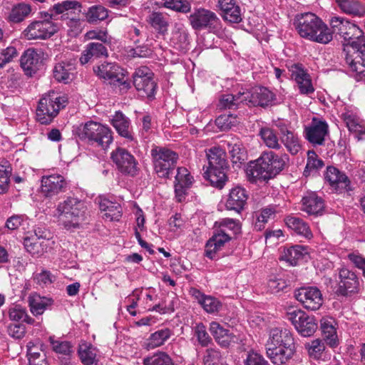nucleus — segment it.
Segmentation results:
<instances>
[{"label": "nucleus", "instance_id": "obj_14", "mask_svg": "<svg viewBox=\"0 0 365 365\" xmlns=\"http://www.w3.org/2000/svg\"><path fill=\"white\" fill-rule=\"evenodd\" d=\"M133 79L134 86L142 96L151 97L154 95L156 84L153 80V73L148 67L136 68Z\"/></svg>", "mask_w": 365, "mask_h": 365}, {"label": "nucleus", "instance_id": "obj_34", "mask_svg": "<svg viewBox=\"0 0 365 365\" xmlns=\"http://www.w3.org/2000/svg\"><path fill=\"white\" fill-rule=\"evenodd\" d=\"M111 124L120 135L132 140L130 120L120 111H116L111 118Z\"/></svg>", "mask_w": 365, "mask_h": 365}, {"label": "nucleus", "instance_id": "obj_50", "mask_svg": "<svg viewBox=\"0 0 365 365\" xmlns=\"http://www.w3.org/2000/svg\"><path fill=\"white\" fill-rule=\"evenodd\" d=\"M352 24H354L349 20L339 16L332 17L330 20V25L333 32L339 34L341 37L347 33Z\"/></svg>", "mask_w": 365, "mask_h": 365}, {"label": "nucleus", "instance_id": "obj_1", "mask_svg": "<svg viewBox=\"0 0 365 365\" xmlns=\"http://www.w3.org/2000/svg\"><path fill=\"white\" fill-rule=\"evenodd\" d=\"M284 160L272 151L263 152L255 160L250 161L245 168L251 183L267 182L274 178L285 167Z\"/></svg>", "mask_w": 365, "mask_h": 365}, {"label": "nucleus", "instance_id": "obj_33", "mask_svg": "<svg viewBox=\"0 0 365 365\" xmlns=\"http://www.w3.org/2000/svg\"><path fill=\"white\" fill-rule=\"evenodd\" d=\"M325 179L336 189H346L349 185L348 177L333 166L327 167Z\"/></svg>", "mask_w": 365, "mask_h": 365}, {"label": "nucleus", "instance_id": "obj_12", "mask_svg": "<svg viewBox=\"0 0 365 365\" xmlns=\"http://www.w3.org/2000/svg\"><path fill=\"white\" fill-rule=\"evenodd\" d=\"M56 63L53 68V77L58 82L68 83L73 80L76 69V59L71 53H61L56 56Z\"/></svg>", "mask_w": 365, "mask_h": 365}, {"label": "nucleus", "instance_id": "obj_30", "mask_svg": "<svg viewBox=\"0 0 365 365\" xmlns=\"http://www.w3.org/2000/svg\"><path fill=\"white\" fill-rule=\"evenodd\" d=\"M190 294L207 313L218 312L222 307L217 299L210 295H205L197 289H192Z\"/></svg>", "mask_w": 365, "mask_h": 365}, {"label": "nucleus", "instance_id": "obj_20", "mask_svg": "<svg viewBox=\"0 0 365 365\" xmlns=\"http://www.w3.org/2000/svg\"><path fill=\"white\" fill-rule=\"evenodd\" d=\"M342 38L344 41L343 51L344 55L346 53H349L350 47L354 49V51L365 49V34L356 24L351 25L349 30L343 35Z\"/></svg>", "mask_w": 365, "mask_h": 365}, {"label": "nucleus", "instance_id": "obj_51", "mask_svg": "<svg viewBox=\"0 0 365 365\" xmlns=\"http://www.w3.org/2000/svg\"><path fill=\"white\" fill-rule=\"evenodd\" d=\"M49 341L52 349L58 354L69 356L72 352V346L70 342L56 339L55 336H50Z\"/></svg>", "mask_w": 365, "mask_h": 365}, {"label": "nucleus", "instance_id": "obj_60", "mask_svg": "<svg viewBox=\"0 0 365 365\" xmlns=\"http://www.w3.org/2000/svg\"><path fill=\"white\" fill-rule=\"evenodd\" d=\"M195 335L198 342L203 346H207L210 341V338L206 331V327L202 323L197 324L195 327Z\"/></svg>", "mask_w": 365, "mask_h": 365}, {"label": "nucleus", "instance_id": "obj_32", "mask_svg": "<svg viewBox=\"0 0 365 365\" xmlns=\"http://www.w3.org/2000/svg\"><path fill=\"white\" fill-rule=\"evenodd\" d=\"M355 57L349 54L345 55L346 63L350 69L356 73L361 78H365V48L359 51H354Z\"/></svg>", "mask_w": 365, "mask_h": 365}, {"label": "nucleus", "instance_id": "obj_10", "mask_svg": "<svg viewBox=\"0 0 365 365\" xmlns=\"http://www.w3.org/2000/svg\"><path fill=\"white\" fill-rule=\"evenodd\" d=\"M154 168L160 178H168L170 171L175 166L178 155L166 148L155 146L151 150Z\"/></svg>", "mask_w": 365, "mask_h": 365}, {"label": "nucleus", "instance_id": "obj_58", "mask_svg": "<svg viewBox=\"0 0 365 365\" xmlns=\"http://www.w3.org/2000/svg\"><path fill=\"white\" fill-rule=\"evenodd\" d=\"M28 224V219L24 215H13L6 220V227L10 230H14L21 226L24 229V226Z\"/></svg>", "mask_w": 365, "mask_h": 365}, {"label": "nucleus", "instance_id": "obj_21", "mask_svg": "<svg viewBox=\"0 0 365 365\" xmlns=\"http://www.w3.org/2000/svg\"><path fill=\"white\" fill-rule=\"evenodd\" d=\"M288 68L291 73L292 78L296 81L302 94L308 95L314 93V88L312 86L310 76L302 64L293 63Z\"/></svg>", "mask_w": 365, "mask_h": 365}, {"label": "nucleus", "instance_id": "obj_42", "mask_svg": "<svg viewBox=\"0 0 365 365\" xmlns=\"http://www.w3.org/2000/svg\"><path fill=\"white\" fill-rule=\"evenodd\" d=\"M307 252L306 249L301 245H295L284 251V254L280 257V260H284L289 264L297 265L298 260L304 257Z\"/></svg>", "mask_w": 365, "mask_h": 365}, {"label": "nucleus", "instance_id": "obj_54", "mask_svg": "<svg viewBox=\"0 0 365 365\" xmlns=\"http://www.w3.org/2000/svg\"><path fill=\"white\" fill-rule=\"evenodd\" d=\"M144 365H172V359L165 352H158L143 361Z\"/></svg>", "mask_w": 365, "mask_h": 365}, {"label": "nucleus", "instance_id": "obj_38", "mask_svg": "<svg viewBox=\"0 0 365 365\" xmlns=\"http://www.w3.org/2000/svg\"><path fill=\"white\" fill-rule=\"evenodd\" d=\"M78 354L84 365H98V351L90 344L82 343L79 345Z\"/></svg>", "mask_w": 365, "mask_h": 365}, {"label": "nucleus", "instance_id": "obj_22", "mask_svg": "<svg viewBox=\"0 0 365 365\" xmlns=\"http://www.w3.org/2000/svg\"><path fill=\"white\" fill-rule=\"evenodd\" d=\"M230 160L232 163V168L237 173L242 170L247 160V152L242 142L237 138H232L230 140Z\"/></svg>", "mask_w": 365, "mask_h": 365}, {"label": "nucleus", "instance_id": "obj_56", "mask_svg": "<svg viewBox=\"0 0 365 365\" xmlns=\"http://www.w3.org/2000/svg\"><path fill=\"white\" fill-rule=\"evenodd\" d=\"M164 6L183 13H187L190 10V4L187 0L165 1L164 2Z\"/></svg>", "mask_w": 365, "mask_h": 365}, {"label": "nucleus", "instance_id": "obj_24", "mask_svg": "<svg viewBox=\"0 0 365 365\" xmlns=\"http://www.w3.org/2000/svg\"><path fill=\"white\" fill-rule=\"evenodd\" d=\"M193 178L185 168H178L175 180V197L178 202L185 199L187 190L191 187Z\"/></svg>", "mask_w": 365, "mask_h": 365}, {"label": "nucleus", "instance_id": "obj_19", "mask_svg": "<svg viewBox=\"0 0 365 365\" xmlns=\"http://www.w3.org/2000/svg\"><path fill=\"white\" fill-rule=\"evenodd\" d=\"M219 224L216 232L210 238L205 245V255L210 259H214L217 252L221 250L225 243L228 241L227 235V220H223L221 222H215V226Z\"/></svg>", "mask_w": 365, "mask_h": 365}, {"label": "nucleus", "instance_id": "obj_23", "mask_svg": "<svg viewBox=\"0 0 365 365\" xmlns=\"http://www.w3.org/2000/svg\"><path fill=\"white\" fill-rule=\"evenodd\" d=\"M66 185L64 178L61 175L53 174L41 178V192L46 197H52L62 192Z\"/></svg>", "mask_w": 365, "mask_h": 365}, {"label": "nucleus", "instance_id": "obj_16", "mask_svg": "<svg viewBox=\"0 0 365 365\" xmlns=\"http://www.w3.org/2000/svg\"><path fill=\"white\" fill-rule=\"evenodd\" d=\"M294 297L307 309L317 310L323 303L321 291L316 287H303L294 292Z\"/></svg>", "mask_w": 365, "mask_h": 365}, {"label": "nucleus", "instance_id": "obj_11", "mask_svg": "<svg viewBox=\"0 0 365 365\" xmlns=\"http://www.w3.org/2000/svg\"><path fill=\"white\" fill-rule=\"evenodd\" d=\"M286 317L302 336H311L318 329L316 319L301 309H289L286 313Z\"/></svg>", "mask_w": 365, "mask_h": 365}, {"label": "nucleus", "instance_id": "obj_7", "mask_svg": "<svg viewBox=\"0 0 365 365\" xmlns=\"http://www.w3.org/2000/svg\"><path fill=\"white\" fill-rule=\"evenodd\" d=\"M68 102L66 96L51 91L46 93L39 101L36 109V118L41 124H48L64 108Z\"/></svg>", "mask_w": 365, "mask_h": 365}, {"label": "nucleus", "instance_id": "obj_53", "mask_svg": "<svg viewBox=\"0 0 365 365\" xmlns=\"http://www.w3.org/2000/svg\"><path fill=\"white\" fill-rule=\"evenodd\" d=\"M306 348L308 350L309 355L314 359H321L326 349L323 341L319 339L307 344Z\"/></svg>", "mask_w": 365, "mask_h": 365}, {"label": "nucleus", "instance_id": "obj_4", "mask_svg": "<svg viewBox=\"0 0 365 365\" xmlns=\"http://www.w3.org/2000/svg\"><path fill=\"white\" fill-rule=\"evenodd\" d=\"M87 210L85 202L68 197L58 204L54 217L65 229L72 230L78 229L86 220Z\"/></svg>", "mask_w": 365, "mask_h": 365}, {"label": "nucleus", "instance_id": "obj_26", "mask_svg": "<svg viewBox=\"0 0 365 365\" xmlns=\"http://www.w3.org/2000/svg\"><path fill=\"white\" fill-rule=\"evenodd\" d=\"M324 207V200L315 192H308L302 199V210L309 215H322Z\"/></svg>", "mask_w": 365, "mask_h": 365}, {"label": "nucleus", "instance_id": "obj_47", "mask_svg": "<svg viewBox=\"0 0 365 365\" xmlns=\"http://www.w3.org/2000/svg\"><path fill=\"white\" fill-rule=\"evenodd\" d=\"M108 16V11L101 5L91 6L86 14V19L89 23H97L103 21Z\"/></svg>", "mask_w": 365, "mask_h": 365}, {"label": "nucleus", "instance_id": "obj_63", "mask_svg": "<svg viewBox=\"0 0 365 365\" xmlns=\"http://www.w3.org/2000/svg\"><path fill=\"white\" fill-rule=\"evenodd\" d=\"M287 287L286 282L276 277H271L267 282L268 290L271 293H277Z\"/></svg>", "mask_w": 365, "mask_h": 365}, {"label": "nucleus", "instance_id": "obj_45", "mask_svg": "<svg viewBox=\"0 0 365 365\" xmlns=\"http://www.w3.org/2000/svg\"><path fill=\"white\" fill-rule=\"evenodd\" d=\"M31 6L25 3H19L13 6L9 18L11 22L19 23L27 18L31 13Z\"/></svg>", "mask_w": 365, "mask_h": 365}, {"label": "nucleus", "instance_id": "obj_15", "mask_svg": "<svg viewBox=\"0 0 365 365\" xmlns=\"http://www.w3.org/2000/svg\"><path fill=\"white\" fill-rule=\"evenodd\" d=\"M45 60V53L41 49L30 48L22 53L20 66L24 73L32 76L42 69Z\"/></svg>", "mask_w": 365, "mask_h": 365}, {"label": "nucleus", "instance_id": "obj_9", "mask_svg": "<svg viewBox=\"0 0 365 365\" xmlns=\"http://www.w3.org/2000/svg\"><path fill=\"white\" fill-rule=\"evenodd\" d=\"M58 31V26L52 21V15L46 14L44 19L31 21L21 35L26 40H45L51 38Z\"/></svg>", "mask_w": 365, "mask_h": 365}, {"label": "nucleus", "instance_id": "obj_57", "mask_svg": "<svg viewBox=\"0 0 365 365\" xmlns=\"http://www.w3.org/2000/svg\"><path fill=\"white\" fill-rule=\"evenodd\" d=\"M232 100L230 101V110L236 109L245 101H250V91L242 89L237 93H232Z\"/></svg>", "mask_w": 365, "mask_h": 365}, {"label": "nucleus", "instance_id": "obj_48", "mask_svg": "<svg viewBox=\"0 0 365 365\" xmlns=\"http://www.w3.org/2000/svg\"><path fill=\"white\" fill-rule=\"evenodd\" d=\"M342 118L350 132L360 135L365 134V128L359 123V120L356 115L346 112L342 114Z\"/></svg>", "mask_w": 365, "mask_h": 365}, {"label": "nucleus", "instance_id": "obj_18", "mask_svg": "<svg viewBox=\"0 0 365 365\" xmlns=\"http://www.w3.org/2000/svg\"><path fill=\"white\" fill-rule=\"evenodd\" d=\"M304 138L312 145H322L329 135V125L325 120L313 118L309 125L304 130Z\"/></svg>", "mask_w": 365, "mask_h": 365}, {"label": "nucleus", "instance_id": "obj_40", "mask_svg": "<svg viewBox=\"0 0 365 365\" xmlns=\"http://www.w3.org/2000/svg\"><path fill=\"white\" fill-rule=\"evenodd\" d=\"M81 5L76 0H63L53 5L51 11L55 14L70 15L76 11L81 12Z\"/></svg>", "mask_w": 365, "mask_h": 365}, {"label": "nucleus", "instance_id": "obj_13", "mask_svg": "<svg viewBox=\"0 0 365 365\" xmlns=\"http://www.w3.org/2000/svg\"><path fill=\"white\" fill-rule=\"evenodd\" d=\"M338 287L336 294L338 297H351L359 292L360 282L357 275L353 271L342 268L339 272Z\"/></svg>", "mask_w": 365, "mask_h": 365}, {"label": "nucleus", "instance_id": "obj_29", "mask_svg": "<svg viewBox=\"0 0 365 365\" xmlns=\"http://www.w3.org/2000/svg\"><path fill=\"white\" fill-rule=\"evenodd\" d=\"M250 101L254 106L266 107L274 98V94L265 87H255L250 91Z\"/></svg>", "mask_w": 365, "mask_h": 365}, {"label": "nucleus", "instance_id": "obj_28", "mask_svg": "<svg viewBox=\"0 0 365 365\" xmlns=\"http://www.w3.org/2000/svg\"><path fill=\"white\" fill-rule=\"evenodd\" d=\"M280 140L292 155H296L301 150L299 139L296 133L289 130L285 125H278Z\"/></svg>", "mask_w": 365, "mask_h": 365}, {"label": "nucleus", "instance_id": "obj_55", "mask_svg": "<svg viewBox=\"0 0 365 365\" xmlns=\"http://www.w3.org/2000/svg\"><path fill=\"white\" fill-rule=\"evenodd\" d=\"M66 25L68 35L71 37L78 36L83 30V21L78 17L67 18Z\"/></svg>", "mask_w": 365, "mask_h": 365}, {"label": "nucleus", "instance_id": "obj_43", "mask_svg": "<svg viewBox=\"0 0 365 365\" xmlns=\"http://www.w3.org/2000/svg\"><path fill=\"white\" fill-rule=\"evenodd\" d=\"M173 335V331L168 328L162 329L153 333L148 339L147 347L155 349L165 344Z\"/></svg>", "mask_w": 365, "mask_h": 365}, {"label": "nucleus", "instance_id": "obj_62", "mask_svg": "<svg viewBox=\"0 0 365 365\" xmlns=\"http://www.w3.org/2000/svg\"><path fill=\"white\" fill-rule=\"evenodd\" d=\"M35 282L40 286H46L54 281V277L49 271L42 270L34 276Z\"/></svg>", "mask_w": 365, "mask_h": 365}, {"label": "nucleus", "instance_id": "obj_44", "mask_svg": "<svg viewBox=\"0 0 365 365\" xmlns=\"http://www.w3.org/2000/svg\"><path fill=\"white\" fill-rule=\"evenodd\" d=\"M8 315L11 321L32 324L34 319L29 317L25 307L20 304H11L8 309Z\"/></svg>", "mask_w": 365, "mask_h": 365}, {"label": "nucleus", "instance_id": "obj_27", "mask_svg": "<svg viewBox=\"0 0 365 365\" xmlns=\"http://www.w3.org/2000/svg\"><path fill=\"white\" fill-rule=\"evenodd\" d=\"M336 325L335 320L331 317H325L320 320V328L323 339L327 344L331 348L336 347L339 344Z\"/></svg>", "mask_w": 365, "mask_h": 365}, {"label": "nucleus", "instance_id": "obj_17", "mask_svg": "<svg viewBox=\"0 0 365 365\" xmlns=\"http://www.w3.org/2000/svg\"><path fill=\"white\" fill-rule=\"evenodd\" d=\"M110 158L120 173L132 176L136 174V160L133 155L125 148H117L112 151Z\"/></svg>", "mask_w": 365, "mask_h": 365}, {"label": "nucleus", "instance_id": "obj_36", "mask_svg": "<svg viewBox=\"0 0 365 365\" xmlns=\"http://www.w3.org/2000/svg\"><path fill=\"white\" fill-rule=\"evenodd\" d=\"M53 299L46 297H41L36 293L31 294L29 297L31 312L34 315H41L53 304Z\"/></svg>", "mask_w": 365, "mask_h": 365}, {"label": "nucleus", "instance_id": "obj_52", "mask_svg": "<svg viewBox=\"0 0 365 365\" xmlns=\"http://www.w3.org/2000/svg\"><path fill=\"white\" fill-rule=\"evenodd\" d=\"M187 36L185 30L178 28V31L173 34L170 41L177 49L184 51L187 48Z\"/></svg>", "mask_w": 365, "mask_h": 365}, {"label": "nucleus", "instance_id": "obj_31", "mask_svg": "<svg viewBox=\"0 0 365 365\" xmlns=\"http://www.w3.org/2000/svg\"><path fill=\"white\" fill-rule=\"evenodd\" d=\"M99 207L103 213V217L108 221H118L122 216V208L119 203L106 198L101 199Z\"/></svg>", "mask_w": 365, "mask_h": 365}, {"label": "nucleus", "instance_id": "obj_41", "mask_svg": "<svg viewBox=\"0 0 365 365\" xmlns=\"http://www.w3.org/2000/svg\"><path fill=\"white\" fill-rule=\"evenodd\" d=\"M148 22L159 34L165 35L167 34L169 26L167 15L153 11L149 15Z\"/></svg>", "mask_w": 365, "mask_h": 365}, {"label": "nucleus", "instance_id": "obj_61", "mask_svg": "<svg viewBox=\"0 0 365 365\" xmlns=\"http://www.w3.org/2000/svg\"><path fill=\"white\" fill-rule=\"evenodd\" d=\"M36 240V239L34 237H27L24 240L26 250L32 255H38L41 252L40 245Z\"/></svg>", "mask_w": 365, "mask_h": 365}, {"label": "nucleus", "instance_id": "obj_46", "mask_svg": "<svg viewBox=\"0 0 365 365\" xmlns=\"http://www.w3.org/2000/svg\"><path fill=\"white\" fill-rule=\"evenodd\" d=\"M210 331L216 341L223 347H228V331L218 322H212L210 324Z\"/></svg>", "mask_w": 365, "mask_h": 365}, {"label": "nucleus", "instance_id": "obj_37", "mask_svg": "<svg viewBox=\"0 0 365 365\" xmlns=\"http://www.w3.org/2000/svg\"><path fill=\"white\" fill-rule=\"evenodd\" d=\"M246 190L241 187L232 188L230 192V211L240 213L243 210L247 200Z\"/></svg>", "mask_w": 365, "mask_h": 365}, {"label": "nucleus", "instance_id": "obj_2", "mask_svg": "<svg viewBox=\"0 0 365 365\" xmlns=\"http://www.w3.org/2000/svg\"><path fill=\"white\" fill-rule=\"evenodd\" d=\"M266 352L273 364H285L295 352L294 338L291 332L287 329H271L266 344Z\"/></svg>", "mask_w": 365, "mask_h": 365}, {"label": "nucleus", "instance_id": "obj_6", "mask_svg": "<svg viewBox=\"0 0 365 365\" xmlns=\"http://www.w3.org/2000/svg\"><path fill=\"white\" fill-rule=\"evenodd\" d=\"M76 134L80 139L96 144L103 150L107 149L113 140L108 126L93 120L79 125L76 129Z\"/></svg>", "mask_w": 365, "mask_h": 365}, {"label": "nucleus", "instance_id": "obj_25", "mask_svg": "<svg viewBox=\"0 0 365 365\" xmlns=\"http://www.w3.org/2000/svg\"><path fill=\"white\" fill-rule=\"evenodd\" d=\"M189 19L194 29L201 30L213 26L217 21V17L211 11L200 9L191 14Z\"/></svg>", "mask_w": 365, "mask_h": 365}, {"label": "nucleus", "instance_id": "obj_5", "mask_svg": "<svg viewBox=\"0 0 365 365\" xmlns=\"http://www.w3.org/2000/svg\"><path fill=\"white\" fill-rule=\"evenodd\" d=\"M209 167L204 176L217 188L222 189L227 182V153L220 147H213L207 153Z\"/></svg>", "mask_w": 365, "mask_h": 365}, {"label": "nucleus", "instance_id": "obj_35", "mask_svg": "<svg viewBox=\"0 0 365 365\" xmlns=\"http://www.w3.org/2000/svg\"><path fill=\"white\" fill-rule=\"evenodd\" d=\"M336 4L346 14L356 17L365 15V4L358 0H336Z\"/></svg>", "mask_w": 365, "mask_h": 365}, {"label": "nucleus", "instance_id": "obj_39", "mask_svg": "<svg viewBox=\"0 0 365 365\" xmlns=\"http://www.w3.org/2000/svg\"><path fill=\"white\" fill-rule=\"evenodd\" d=\"M287 226L294 230L297 234L306 238L312 237V233L309 225L302 219L296 216H287L284 219Z\"/></svg>", "mask_w": 365, "mask_h": 365}, {"label": "nucleus", "instance_id": "obj_8", "mask_svg": "<svg viewBox=\"0 0 365 365\" xmlns=\"http://www.w3.org/2000/svg\"><path fill=\"white\" fill-rule=\"evenodd\" d=\"M95 73L101 78L108 80L122 94L131 88L127 78V72L118 65L113 63H103L94 68Z\"/></svg>", "mask_w": 365, "mask_h": 365}, {"label": "nucleus", "instance_id": "obj_64", "mask_svg": "<svg viewBox=\"0 0 365 365\" xmlns=\"http://www.w3.org/2000/svg\"><path fill=\"white\" fill-rule=\"evenodd\" d=\"M245 363V365H269L262 355L254 351L247 354Z\"/></svg>", "mask_w": 365, "mask_h": 365}, {"label": "nucleus", "instance_id": "obj_59", "mask_svg": "<svg viewBox=\"0 0 365 365\" xmlns=\"http://www.w3.org/2000/svg\"><path fill=\"white\" fill-rule=\"evenodd\" d=\"M17 56V51L14 46H8L0 50V68L11 62Z\"/></svg>", "mask_w": 365, "mask_h": 365}, {"label": "nucleus", "instance_id": "obj_49", "mask_svg": "<svg viewBox=\"0 0 365 365\" xmlns=\"http://www.w3.org/2000/svg\"><path fill=\"white\" fill-rule=\"evenodd\" d=\"M259 134L269 148L279 150L281 148L278 138L272 129L267 127L262 128Z\"/></svg>", "mask_w": 365, "mask_h": 365}, {"label": "nucleus", "instance_id": "obj_3", "mask_svg": "<svg viewBox=\"0 0 365 365\" xmlns=\"http://www.w3.org/2000/svg\"><path fill=\"white\" fill-rule=\"evenodd\" d=\"M294 24L302 38L322 44L328 43L333 38L330 29L313 13L297 16Z\"/></svg>", "mask_w": 365, "mask_h": 365}]
</instances>
